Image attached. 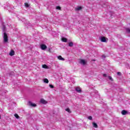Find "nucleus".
<instances>
[{"instance_id":"obj_1","label":"nucleus","mask_w":130,"mask_h":130,"mask_svg":"<svg viewBox=\"0 0 130 130\" xmlns=\"http://www.w3.org/2000/svg\"><path fill=\"white\" fill-rule=\"evenodd\" d=\"M3 39H4V43H7V42H9V39L8 38V35L6 32L4 34V37H3Z\"/></svg>"},{"instance_id":"obj_2","label":"nucleus","mask_w":130,"mask_h":130,"mask_svg":"<svg viewBox=\"0 0 130 130\" xmlns=\"http://www.w3.org/2000/svg\"><path fill=\"white\" fill-rule=\"evenodd\" d=\"M100 40H101V42H107V41H108V39L105 37H101Z\"/></svg>"},{"instance_id":"obj_3","label":"nucleus","mask_w":130,"mask_h":130,"mask_svg":"<svg viewBox=\"0 0 130 130\" xmlns=\"http://www.w3.org/2000/svg\"><path fill=\"white\" fill-rule=\"evenodd\" d=\"M79 62L81 63V64L83 65H85L86 63H87V61L84 59H80Z\"/></svg>"},{"instance_id":"obj_4","label":"nucleus","mask_w":130,"mask_h":130,"mask_svg":"<svg viewBox=\"0 0 130 130\" xmlns=\"http://www.w3.org/2000/svg\"><path fill=\"white\" fill-rule=\"evenodd\" d=\"M28 104L29 106H31L32 107H36L37 106L36 104H33V103L31 102H28Z\"/></svg>"},{"instance_id":"obj_5","label":"nucleus","mask_w":130,"mask_h":130,"mask_svg":"<svg viewBox=\"0 0 130 130\" xmlns=\"http://www.w3.org/2000/svg\"><path fill=\"white\" fill-rule=\"evenodd\" d=\"M40 102L41 103H42V104H47L48 103L47 101L43 99H41Z\"/></svg>"},{"instance_id":"obj_6","label":"nucleus","mask_w":130,"mask_h":130,"mask_svg":"<svg viewBox=\"0 0 130 130\" xmlns=\"http://www.w3.org/2000/svg\"><path fill=\"white\" fill-rule=\"evenodd\" d=\"M41 48L42 49V50H44L47 48V46L44 44H43L41 45Z\"/></svg>"},{"instance_id":"obj_7","label":"nucleus","mask_w":130,"mask_h":130,"mask_svg":"<svg viewBox=\"0 0 130 130\" xmlns=\"http://www.w3.org/2000/svg\"><path fill=\"white\" fill-rule=\"evenodd\" d=\"M11 56H13V55H15V51L11 50L9 53Z\"/></svg>"},{"instance_id":"obj_8","label":"nucleus","mask_w":130,"mask_h":130,"mask_svg":"<svg viewBox=\"0 0 130 130\" xmlns=\"http://www.w3.org/2000/svg\"><path fill=\"white\" fill-rule=\"evenodd\" d=\"M82 10V7L78 6L75 8V11H79Z\"/></svg>"},{"instance_id":"obj_9","label":"nucleus","mask_w":130,"mask_h":130,"mask_svg":"<svg viewBox=\"0 0 130 130\" xmlns=\"http://www.w3.org/2000/svg\"><path fill=\"white\" fill-rule=\"evenodd\" d=\"M121 113L122 115H126L127 114V111H126V110H122L121 111Z\"/></svg>"},{"instance_id":"obj_10","label":"nucleus","mask_w":130,"mask_h":130,"mask_svg":"<svg viewBox=\"0 0 130 130\" xmlns=\"http://www.w3.org/2000/svg\"><path fill=\"white\" fill-rule=\"evenodd\" d=\"M57 58L58 59H59V60H64V58H62L61 55L57 56Z\"/></svg>"},{"instance_id":"obj_11","label":"nucleus","mask_w":130,"mask_h":130,"mask_svg":"<svg viewBox=\"0 0 130 130\" xmlns=\"http://www.w3.org/2000/svg\"><path fill=\"white\" fill-rule=\"evenodd\" d=\"M76 91H77V92H78V93H81V88H80L79 87H76L75 89Z\"/></svg>"},{"instance_id":"obj_12","label":"nucleus","mask_w":130,"mask_h":130,"mask_svg":"<svg viewBox=\"0 0 130 130\" xmlns=\"http://www.w3.org/2000/svg\"><path fill=\"white\" fill-rule=\"evenodd\" d=\"M92 125L93 127H95V128H97V127H98V125H97L95 122L92 123Z\"/></svg>"},{"instance_id":"obj_13","label":"nucleus","mask_w":130,"mask_h":130,"mask_svg":"<svg viewBox=\"0 0 130 130\" xmlns=\"http://www.w3.org/2000/svg\"><path fill=\"white\" fill-rule=\"evenodd\" d=\"M42 68L43 69H49V67H48V66H47L46 64L43 65Z\"/></svg>"},{"instance_id":"obj_14","label":"nucleus","mask_w":130,"mask_h":130,"mask_svg":"<svg viewBox=\"0 0 130 130\" xmlns=\"http://www.w3.org/2000/svg\"><path fill=\"white\" fill-rule=\"evenodd\" d=\"M61 40H62V42H67L68 41V39H67V38H62L61 39Z\"/></svg>"},{"instance_id":"obj_15","label":"nucleus","mask_w":130,"mask_h":130,"mask_svg":"<svg viewBox=\"0 0 130 130\" xmlns=\"http://www.w3.org/2000/svg\"><path fill=\"white\" fill-rule=\"evenodd\" d=\"M44 82L46 83V84H48V83L49 82V81H48V79L46 78L44 80Z\"/></svg>"},{"instance_id":"obj_16","label":"nucleus","mask_w":130,"mask_h":130,"mask_svg":"<svg viewBox=\"0 0 130 130\" xmlns=\"http://www.w3.org/2000/svg\"><path fill=\"white\" fill-rule=\"evenodd\" d=\"M126 31L127 32V33H130V28H126Z\"/></svg>"},{"instance_id":"obj_17","label":"nucleus","mask_w":130,"mask_h":130,"mask_svg":"<svg viewBox=\"0 0 130 130\" xmlns=\"http://www.w3.org/2000/svg\"><path fill=\"white\" fill-rule=\"evenodd\" d=\"M66 111H67V112H69V113H71V110L69 108H67L66 109Z\"/></svg>"},{"instance_id":"obj_18","label":"nucleus","mask_w":130,"mask_h":130,"mask_svg":"<svg viewBox=\"0 0 130 130\" xmlns=\"http://www.w3.org/2000/svg\"><path fill=\"white\" fill-rule=\"evenodd\" d=\"M73 45H74V44H73V43H72V42L69 43V46L72 47V46H73Z\"/></svg>"},{"instance_id":"obj_19","label":"nucleus","mask_w":130,"mask_h":130,"mask_svg":"<svg viewBox=\"0 0 130 130\" xmlns=\"http://www.w3.org/2000/svg\"><path fill=\"white\" fill-rule=\"evenodd\" d=\"M25 7H26V8H28L29 7V4H28V3H25Z\"/></svg>"},{"instance_id":"obj_20","label":"nucleus","mask_w":130,"mask_h":130,"mask_svg":"<svg viewBox=\"0 0 130 130\" xmlns=\"http://www.w3.org/2000/svg\"><path fill=\"white\" fill-rule=\"evenodd\" d=\"M14 116H15L16 118H19V115H18L17 114H14Z\"/></svg>"},{"instance_id":"obj_21","label":"nucleus","mask_w":130,"mask_h":130,"mask_svg":"<svg viewBox=\"0 0 130 130\" xmlns=\"http://www.w3.org/2000/svg\"><path fill=\"white\" fill-rule=\"evenodd\" d=\"M50 88H51V89H53V88H54V86H53V85L50 84L49 85Z\"/></svg>"},{"instance_id":"obj_22","label":"nucleus","mask_w":130,"mask_h":130,"mask_svg":"<svg viewBox=\"0 0 130 130\" xmlns=\"http://www.w3.org/2000/svg\"><path fill=\"white\" fill-rule=\"evenodd\" d=\"M56 10H60L61 8L59 6H57L56 7Z\"/></svg>"},{"instance_id":"obj_23","label":"nucleus","mask_w":130,"mask_h":130,"mask_svg":"<svg viewBox=\"0 0 130 130\" xmlns=\"http://www.w3.org/2000/svg\"><path fill=\"white\" fill-rule=\"evenodd\" d=\"M88 119H89V120H92V116L88 117Z\"/></svg>"},{"instance_id":"obj_24","label":"nucleus","mask_w":130,"mask_h":130,"mask_svg":"<svg viewBox=\"0 0 130 130\" xmlns=\"http://www.w3.org/2000/svg\"><path fill=\"white\" fill-rule=\"evenodd\" d=\"M117 75H118V76H120V75H121V73L120 72H117Z\"/></svg>"},{"instance_id":"obj_25","label":"nucleus","mask_w":130,"mask_h":130,"mask_svg":"<svg viewBox=\"0 0 130 130\" xmlns=\"http://www.w3.org/2000/svg\"><path fill=\"white\" fill-rule=\"evenodd\" d=\"M109 79L111 80V81H112V77H109Z\"/></svg>"},{"instance_id":"obj_26","label":"nucleus","mask_w":130,"mask_h":130,"mask_svg":"<svg viewBox=\"0 0 130 130\" xmlns=\"http://www.w3.org/2000/svg\"><path fill=\"white\" fill-rule=\"evenodd\" d=\"M106 76H107L106 74H103V77H106Z\"/></svg>"},{"instance_id":"obj_27","label":"nucleus","mask_w":130,"mask_h":130,"mask_svg":"<svg viewBox=\"0 0 130 130\" xmlns=\"http://www.w3.org/2000/svg\"><path fill=\"white\" fill-rule=\"evenodd\" d=\"M93 61H95V60H93Z\"/></svg>"},{"instance_id":"obj_28","label":"nucleus","mask_w":130,"mask_h":130,"mask_svg":"<svg viewBox=\"0 0 130 130\" xmlns=\"http://www.w3.org/2000/svg\"><path fill=\"white\" fill-rule=\"evenodd\" d=\"M129 25H130V23H129Z\"/></svg>"},{"instance_id":"obj_29","label":"nucleus","mask_w":130,"mask_h":130,"mask_svg":"<svg viewBox=\"0 0 130 130\" xmlns=\"http://www.w3.org/2000/svg\"><path fill=\"white\" fill-rule=\"evenodd\" d=\"M0 118H1V115H0Z\"/></svg>"}]
</instances>
